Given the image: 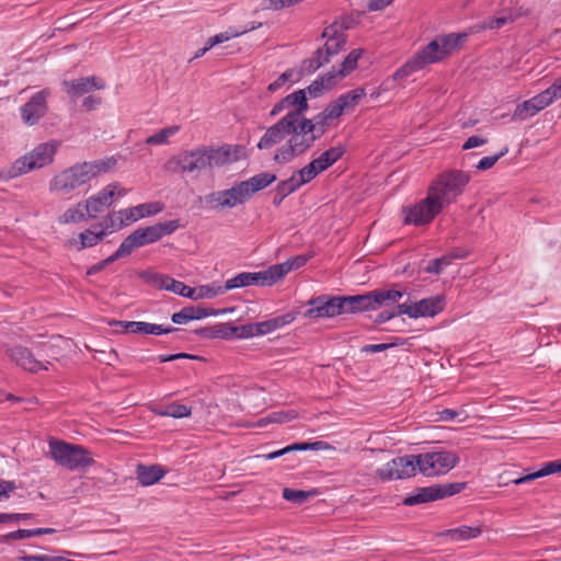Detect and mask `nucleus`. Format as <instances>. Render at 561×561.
<instances>
[{"mask_svg": "<svg viewBox=\"0 0 561 561\" xmlns=\"http://www.w3.org/2000/svg\"><path fill=\"white\" fill-rule=\"evenodd\" d=\"M302 119L309 127V131H312L317 139L324 135L327 128L332 123V119L323 111L311 119L306 117H302Z\"/></svg>", "mask_w": 561, "mask_h": 561, "instance_id": "obj_39", "label": "nucleus"}, {"mask_svg": "<svg viewBox=\"0 0 561 561\" xmlns=\"http://www.w3.org/2000/svg\"><path fill=\"white\" fill-rule=\"evenodd\" d=\"M250 285H260V286H272L274 285L273 278L270 274L268 267L261 272H243L234 277L228 279L225 284V290H231L234 288L247 287Z\"/></svg>", "mask_w": 561, "mask_h": 561, "instance_id": "obj_21", "label": "nucleus"}, {"mask_svg": "<svg viewBox=\"0 0 561 561\" xmlns=\"http://www.w3.org/2000/svg\"><path fill=\"white\" fill-rule=\"evenodd\" d=\"M311 257V254H300L291 256L283 263L271 265L268 270L273 283L280 282L289 272L302 267Z\"/></svg>", "mask_w": 561, "mask_h": 561, "instance_id": "obj_28", "label": "nucleus"}, {"mask_svg": "<svg viewBox=\"0 0 561 561\" xmlns=\"http://www.w3.org/2000/svg\"><path fill=\"white\" fill-rule=\"evenodd\" d=\"M442 60H444V58L439 48V42L438 39H434L416 51L411 59L397 69L392 78L396 81L404 80L426 66Z\"/></svg>", "mask_w": 561, "mask_h": 561, "instance_id": "obj_10", "label": "nucleus"}, {"mask_svg": "<svg viewBox=\"0 0 561 561\" xmlns=\"http://www.w3.org/2000/svg\"><path fill=\"white\" fill-rule=\"evenodd\" d=\"M236 159L230 145H202L171 157L165 162L164 168L172 173L199 174L207 170L230 164Z\"/></svg>", "mask_w": 561, "mask_h": 561, "instance_id": "obj_1", "label": "nucleus"}, {"mask_svg": "<svg viewBox=\"0 0 561 561\" xmlns=\"http://www.w3.org/2000/svg\"><path fill=\"white\" fill-rule=\"evenodd\" d=\"M48 445L51 459L68 470L83 469L94 463L90 451L83 446L57 439H50Z\"/></svg>", "mask_w": 561, "mask_h": 561, "instance_id": "obj_9", "label": "nucleus"}, {"mask_svg": "<svg viewBox=\"0 0 561 561\" xmlns=\"http://www.w3.org/2000/svg\"><path fill=\"white\" fill-rule=\"evenodd\" d=\"M332 56L323 48H318L310 58L304 60L302 69L309 73L317 71L323 65L330 62Z\"/></svg>", "mask_w": 561, "mask_h": 561, "instance_id": "obj_38", "label": "nucleus"}, {"mask_svg": "<svg viewBox=\"0 0 561 561\" xmlns=\"http://www.w3.org/2000/svg\"><path fill=\"white\" fill-rule=\"evenodd\" d=\"M445 308V299L442 296H432L413 304H399L398 313H404L412 319L434 317Z\"/></svg>", "mask_w": 561, "mask_h": 561, "instance_id": "obj_14", "label": "nucleus"}, {"mask_svg": "<svg viewBox=\"0 0 561 561\" xmlns=\"http://www.w3.org/2000/svg\"><path fill=\"white\" fill-rule=\"evenodd\" d=\"M417 469V455L397 457L377 470L382 481H391L413 477Z\"/></svg>", "mask_w": 561, "mask_h": 561, "instance_id": "obj_13", "label": "nucleus"}, {"mask_svg": "<svg viewBox=\"0 0 561 561\" xmlns=\"http://www.w3.org/2000/svg\"><path fill=\"white\" fill-rule=\"evenodd\" d=\"M84 162L76 163L59 173L49 181L50 193L70 199L80 194V188L89 185L91 174Z\"/></svg>", "mask_w": 561, "mask_h": 561, "instance_id": "obj_4", "label": "nucleus"}, {"mask_svg": "<svg viewBox=\"0 0 561 561\" xmlns=\"http://www.w3.org/2000/svg\"><path fill=\"white\" fill-rule=\"evenodd\" d=\"M164 209V205L161 202H149L139 204L134 207L121 209L119 214V226H130L131 224L147 217H151L160 214Z\"/></svg>", "mask_w": 561, "mask_h": 561, "instance_id": "obj_20", "label": "nucleus"}, {"mask_svg": "<svg viewBox=\"0 0 561 561\" xmlns=\"http://www.w3.org/2000/svg\"><path fill=\"white\" fill-rule=\"evenodd\" d=\"M105 237L106 231L101 230L100 228L95 229L94 225L91 228L79 233L80 245L78 247V250L92 248L102 242Z\"/></svg>", "mask_w": 561, "mask_h": 561, "instance_id": "obj_37", "label": "nucleus"}, {"mask_svg": "<svg viewBox=\"0 0 561 561\" xmlns=\"http://www.w3.org/2000/svg\"><path fill=\"white\" fill-rule=\"evenodd\" d=\"M471 180V174L458 169H449L439 173L428 186L432 195L446 206L455 203L461 196Z\"/></svg>", "mask_w": 561, "mask_h": 561, "instance_id": "obj_3", "label": "nucleus"}, {"mask_svg": "<svg viewBox=\"0 0 561 561\" xmlns=\"http://www.w3.org/2000/svg\"><path fill=\"white\" fill-rule=\"evenodd\" d=\"M458 462V455L449 450H437L417 455V469L426 477L445 474L455 468Z\"/></svg>", "mask_w": 561, "mask_h": 561, "instance_id": "obj_11", "label": "nucleus"}, {"mask_svg": "<svg viewBox=\"0 0 561 561\" xmlns=\"http://www.w3.org/2000/svg\"><path fill=\"white\" fill-rule=\"evenodd\" d=\"M444 207L440 205L432 193L427 190L425 198L421 199L416 204L410 207H404V219L405 225L424 226L433 221V219L440 214Z\"/></svg>", "mask_w": 561, "mask_h": 561, "instance_id": "obj_12", "label": "nucleus"}, {"mask_svg": "<svg viewBox=\"0 0 561 561\" xmlns=\"http://www.w3.org/2000/svg\"><path fill=\"white\" fill-rule=\"evenodd\" d=\"M514 18L512 15L508 16H499L486 19L482 22L477 23L471 27L472 33H478L485 30H499L503 27L506 23L513 22Z\"/></svg>", "mask_w": 561, "mask_h": 561, "instance_id": "obj_42", "label": "nucleus"}, {"mask_svg": "<svg viewBox=\"0 0 561 561\" xmlns=\"http://www.w3.org/2000/svg\"><path fill=\"white\" fill-rule=\"evenodd\" d=\"M508 152V148L504 147L499 153L483 157L476 165L477 170L485 171L491 169L502 157Z\"/></svg>", "mask_w": 561, "mask_h": 561, "instance_id": "obj_56", "label": "nucleus"}, {"mask_svg": "<svg viewBox=\"0 0 561 561\" xmlns=\"http://www.w3.org/2000/svg\"><path fill=\"white\" fill-rule=\"evenodd\" d=\"M194 290V295L192 297L193 300H198V299H211L218 295H221L224 294L226 290H225V287H220V286H214V285H202V286H198V287H195L193 288Z\"/></svg>", "mask_w": 561, "mask_h": 561, "instance_id": "obj_48", "label": "nucleus"}, {"mask_svg": "<svg viewBox=\"0 0 561 561\" xmlns=\"http://www.w3.org/2000/svg\"><path fill=\"white\" fill-rule=\"evenodd\" d=\"M344 153V147H331L313 160L316 161L320 170L323 172L328 170L330 167H332L337 160H340Z\"/></svg>", "mask_w": 561, "mask_h": 561, "instance_id": "obj_36", "label": "nucleus"}, {"mask_svg": "<svg viewBox=\"0 0 561 561\" xmlns=\"http://www.w3.org/2000/svg\"><path fill=\"white\" fill-rule=\"evenodd\" d=\"M275 181V174L262 172L245 181L236 182L230 188L207 194L205 202L214 209L234 208L249 202L255 193Z\"/></svg>", "mask_w": 561, "mask_h": 561, "instance_id": "obj_2", "label": "nucleus"}, {"mask_svg": "<svg viewBox=\"0 0 561 561\" xmlns=\"http://www.w3.org/2000/svg\"><path fill=\"white\" fill-rule=\"evenodd\" d=\"M480 534V528L470 526H460L448 530V536L455 541L477 538Z\"/></svg>", "mask_w": 561, "mask_h": 561, "instance_id": "obj_47", "label": "nucleus"}, {"mask_svg": "<svg viewBox=\"0 0 561 561\" xmlns=\"http://www.w3.org/2000/svg\"><path fill=\"white\" fill-rule=\"evenodd\" d=\"M467 37V33H450L437 37L436 39L439 42V48L443 54V58L445 59L447 56L459 49L463 45Z\"/></svg>", "mask_w": 561, "mask_h": 561, "instance_id": "obj_33", "label": "nucleus"}, {"mask_svg": "<svg viewBox=\"0 0 561 561\" xmlns=\"http://www.w3.org/2000/svg\"><path fill=\"white\" fill-rule=\"evenodd\" d=\"M232 332H234V337L238 339H249L256 335V329L255 323H248L239 327H234V329H231Z\"/></svg>", "mask_w": 561, "mask_h": 561, "instance_id": "obj_60", "label": "nucleus"}, {"mask_svg": "<svg viewBox=\"0 0 561 561\" xmlns=\"http://www.w3.org/2000/svg\"><path fill=\"white\" fill-rule=\"evenodd\" d=\"M124 226H119V214L118 211L108 213L102 222L95 224V229L100 228L101 230L106 231V236L112 233L115 230L122 229Z\"/></svg>", "mask_w": 561, "mask_h": 561, "instance_id": "obj_49", "label": "nucleus"}, {"mask_svg": "<svg viewBox=\"0 0 561 561\" xmlns=\"http://www.w3.org/2000/svg\"><path fill=\"white\" fill-rule=\"evenodd\" d=\"M136 473L139 483L141 485L148 486L160 481L164 477L165 470H163V468L159 465H138Z\"/></svg>", "mask_w": 561, "mask_h": 561, "instance_id": "obj_32", "label": "nucleus"}, {"mask_svg": "<svg viewBox=\"0 0 561 561\" xmlns=\"http://www.w3.org/2000/svg\"><path fill=\"white\" fill-rule=\"evenodd\" d=\"M295 312H287L282 316H276L265 321L255 322L256 335H265L272 333L287 324H290L296 319Z\"/></svg>", "mask_w": 561, "mask_h": 561, "instance_id": "obj_29", "label": "nucleus"}, {"mask_svg": "<svg viewBox=\"0 0 561 561\" xmlns=\"http://www.w3.org/2000/svg\"><path fill=\"white\" fill-rule=\"evenodd\" d=\"M550 101L548 99V93L541 91L529 100H526L518 104L515 107L513 113V119L515 121H525L529 117H533L540 111L545 110L550 105Z\"/></svg>", "mask_w": 561, "mask_h": 561, "instance_id": "obj_24", "label": "nucleus"}, {"mask_svg": "<svg viewBox=\"0 0 561 561\" xmlns=\"http://www.w3.org/2000/svg\"><path fill=\"white\" fill-rule=\"evenodd\" d=\"M323 112L325 113L327 116H329V118L334 121L339 118L345 112V110L342 106L340 100L336 99L335 101L328 104Z\"/></svg>", "mask_w": 561, "mask_h": 561, "instance_id": "obj_61", "label": "nucleus"}, {"mask_svg": "<svg viewBox=\"0 0 561 561\" xmlns=\"http://www.w3.org/2000/svg\"><path fill=\"white\" fill-rule=\"evenodd\" d=\"M179 227V220H168L147 227H139L122 241L119 249L127 256L138 248L152 244L165 236L172 234Z\"/></svg>", "mask_w": 561, "mask_h": 561, "instance_id": "obj_7", "label": "nucleus"}, {"mask_svg": "<svg viewBox=\"0 0 561 561\" xmlns=\"http://www.w3.org/2000/svg\"><path fill=\"white\" fill-rule=\"evenodd\" d=\"M291 116H284L274 125L268 127L261 137L257 148L270 149L287 137L288 128L293 127Z\"/></svg>", "mask_w": 561, "mask_h": 561, "instance_id": "obj_23", "label": "nucleus"}, {"mask_svg": "<svg viewBox=\"0 0 561 561\" xmlns=\"http://www.w3.org/2000/svg\"><path fill=\"white\" fill-rule=\"evenodd\" d=\"M364 50L363 49H353L342 61L341 68L335 70V78L337 80L343 79L350 72L356 69L358 59L362 57Z\"/></svg>", "mask_w": 561, "mask_h": 561, "instance_id": "obj_40", "label": "nucleus"}, {"mask_svg": "<svg viewBox=\"0 0 561 561\" xmlns=\"http://www.w3.org/2000/svg\"><path fill=\"white\" fill-rule=\"evenodd\" d=\"M339 80L335 78V69L324 73L320 78L316 79L310 85L307 87L306 91L311 98L320 96L323 91L332 89Z\"/></svg>", "mask_w": 561, "mask_h": 561, "instance_id": "obj_34", "label": "nucleus"}, {"mask_svg": "<svg viewBox=\"0 0 561 561\" xmlns=\"http://www.w3.org/2000/svg\"><path fill=\"white\" fill-rule=\"evenodd\" d=\"M62 85L67 92V94L77 99L82 96L85 93H89L93 90H102L105 88V83L102 79L96 78L95 76L84 77L77 80H65Z\"/></svg>", "mask_w": 561, "mask_h": 561, "instance_id": "obj_26", "label": "nucleus"}, {"mask_svg": "<svg viewBox=\"0 0 561 561\" xmlns=\"http://www.w3.org/2000/svg\"><path fill=\"white\" fill-rule=\"evenodd\" d=\"M288 139L280 146L275 156L274 161L277 163H287L294 158L305 153L311 148L317 140L312 131L302 118L294 119L293 127L288 128Z\"/></svg>", "mask_w": 561, "mask_h": 561, "instance_id": "obj_5", "label": "nucleus"}, {"mask_svg": "<svg viewBox=\"0 0 561 561\" xmlns=\"http://www.w3.org/2000/svg\"><path fill=\"white\" fill-rule=\"evenodd\" d=\"M118 182L110 183L105 187H103L98 194L83 201L88 218L94 219L98 216V214L103 213L105 209L112 206L113 198L116 194V190L118 188Z\"/></svg>", "mask_w": 561, "mask_h": 561, "instance_id": "obj_19", "label": "nucleus"}, {"mask_svg": "<svg viewBox=\"0 0 561 561\" xmlns=\"http://www.w3.org/2000/svg\"><path fill=\"white\" fill-rule=\"evenodd\" d=\"M321 37L325 39L323 48L333 57L337 55L346 44V34L341 24L334 22L327 26Z\"/></svg>", "mask_w": 561, "mask_h": 561, "instance_id": "obj_27", "label": "nucleus"}, {"mask_svg": "<svg viewBox=\"0 0 561 561\" xmlns=\"http://www.w3.org/2000/svg\"><path fill=\"white\" fill-rule=\"evenodd\" d=\"M49 94L50 92L47 89L36 92L21 107V116L25 124L30 126L35 125L47 113V99Z\"/></svg>", "mask_w": 561, "mask_h": 561, "instance_id": "obj_18", "label": "nucleus"}, {"mask_svg": "<svg viewBox=\"0 0 561 561\" xmlns=\"http://www.w3.org/2000/svg\"><path fill=\"white\" fill-rule=\"evenodd\" d=\"M114 325L119 327L125 332L135 334L162 335L179 330L172 325L164 327L163 324H156L144 321H115Z\"/></svg>", "mask_w": 561, "mask_h": 561, "instance_id": "obj_25", "label": "nucleus"}, {"mask_svg": "<svg viewBox=\"0 0 561 561\" xmlns=\"http://www.w3.org/2000/svg\"><path fill=\"white\" fill-rule=\"evenodd\" d=\"M231 329H234V325L230 324H219L215 328H203L201 330H197L196 333L198 335L205 336V337H222V339H231L234 337V332L231 331Z\"/></svg>", "mask_w": 561, "mask_h": 561, "instance_id": "obj_43", "label": "nucleus"}, {"mask_svg": "<svg viewBox=\"0 0 561 561\" xmlns=\"http://www.w3.org/2000/svg\"><path fill=\"white\" fill-rule=\"evenodd\" d=\"M548 93V99L552 104L554 101L561 99V77L557 78L551 85H549L546 90Z\"/></svg>", "mask_w": 561, "mask_h": 561, "instance_id": "obj_62", "label": "nucleus"}, {"mask_svg": "<svg viewBox=\"0 0 561 561\" xmlns=\"http://www.w3.org/2000/svg\"><path fill=\"white\" fill-rule=\"evenodd\" d=\"M322 171L318 167L314 160L309 162L307 165H305L302 169L298 170L297 173L301 179V182L305 184L311 182L318 174H320Z\"/></svg>", "mask_w": 561, "mask_h": 561, "instance_id": "obj_55", "label": "nucleus"}, {"mask_svg": "<svg viewBox=\"0 0 561 561\" xmlns=\"http://www.w3.org/2000/svg\"><path fill=\"white\" fill-rule=\"evenodd\" d=\"M316 492H306L302 490H295L285 488L283 490V497L288 501L296 504H302L310 495L314 494Z\"/></svg>", "mask_w": 561, "mask_h": 561, "instance_id": "obj_52", "label": "nucleus"}, {"mask_svg": "<svg viewBox=\"0 0 561 561\" xmlns=\"http://www.w3.org/2000/svg\"><path fill=\"white\" fill-rule=\"evenodd\" d=\"M122 250L118 248L113 254H111L107 259L98 262L90 266L87 271V275H95L100 273L103 268H105L108 264L115 262L116 260L124 257Z\"/></svg>", "mask_w": 561, "mask_h": 561, "instance_id": "obj_53", "label": "nucleus"}, {"mask_svg": "<svg viewBox=\"0 0 561 561\" xmlns=\"http://www.w3.org/2000/svg\"><path fill=\"white\" fill-rule=\"evenodd\" d=\"M366 96V91L364 88H357L352 91H348L342 95H340L337 99L340 100L342 106L344 107L345 112L353 111L359 101Z\"/></svg>", "mask_w": 561, "mask_h": 561, "instance_id": "obj_41", "label": "nucleus"}, {"mask_svg": "<svg viewBox=\"0 0 561 561\" xmlns=\"http://www.w3.org/2000/svg\"><path fill=\"white\" fill-rule=\"evenodd\" d=\"M285 116H291V122L294 119H299L304 117L305 112L308 111V102L306 96V90H297L285 98H283L279 102H277L272 111L271 116H276L284 110L291 108Z\"/></svg>", "mask_w": 561, "mask_h": 561, "instance_id": "obj_16", "label": "nucleus"}, {"mask_svg": "<svg viewBox=\"0 0 561 561\" xmlns=\"http://www.w3.org/2000/svg\"><path fill=\"white\" fill-rule=\"evenodd\" d=\"M192 413V409L185 404L181 403H171L168 404L163 411L160 412L161 415L171 416L174 419L187 417Z\"/></svg>", "mask_w": 561, "mask_h": 561, "instance_id": "obj_50", "label": "nucleus"}, {"mask_svg": "<svg viewBox=\"0 0 561 561\" xmlns=\"http://www.w3.org/2000/svg\"><path fill=\"white\" fill-rule=\"evenodd\" d=\"M217 312L213 309H205L201 307H185L179 312L172 314L171 320L176 324H185L191 320H199L209 316H215Z\"/></svg>", "mask_w": 561, "mask_h": 561, "instance_id": "obj_30", "label": "nucleus"}, {"mask_svg": "<svg viewBox=\"0 0 561 561\" xmlns=\"http://www.w3.org/2000/svg\"><path fill=\"white\" fill-rule=\"evenodd\" d=\"M140 277L148 284L172 291L179 296L192 299L194 295L193 287L185 285L183 282L176 280L168 275L156 272H142Z\"/></svg>", "mask_w": 561, "mask_h": 561, "instance_id": "obj_17", "label": "nucleus"}, {"mask_svg": "<svg viewBox=\"0 0 561 561\" xmlns=\"http://www.w3.org/2000/svg\"><path fill=\"white\" fill-rule=\"evenodd\" d=\"M309 308L304 312L307 319L333 318L342 314L339 296L321 295L308 300Z\"/></svg>", "mask_w": 561, "mask_h": 561, "instance_id": "obj_15", "label": "nucleus"}, {"mask_svg": "<svg viewBox=\"0 0 561 561\" xmlns=\"http://www.w3.org/2000/svg\"><path fill=\"white\" fill-rule=\"evenodd\" d=\"M466 483L465 482H455V483H447V484H436V490L438 491V500L451 496L455 494L460 493L462 490H465Z\"/></svg>", "mask_w": 561, "mask_h": 561, "instance_id": "obj_51", "label": "nucleus"}, {"mask_svg": "<svg viewBox=\"0 0 561 561\" xmlns=\"http://www.w3.org/2000/svg\"><path fill=\"white\" fill-rule=\"evenodd\" d=\"M294 415L287 412H273L262 419L259 420L257 424L260 426H265L270 423H284L291 420Z\"/></svg>", "mask_w": 561, "mask_h": 561, "instance_id": "obj_58", "label": "nucleus"}, {"mask_svg": "<svg viewBox=\"0 0 561 561\" xmlns=\"http://www.w3.org/2000/svg\"><path fill=\"white\" fill-rule=\"evenodd\" d=\"M328 447V444L322 440H317L313 443H294L291 445L286 446V450L290 451H304V450H321Z\"/></svg>", "mask_w": 561, "mask_h": 561, "instance_id": "obj_54", "label": "nucleus"}, {"mask_svg": "<svg viewBox=\"0 0 561 561\" xmlns=\"http://www.w3.org/2000/svg\"><path fill=\"white\" fill-rule=\"evenodd\" d=\"M180 130L179 125H172L160 129L158 133L149 136L146 139L148 145H165L169 142V138L174 136Z\"/></svg>", "mask_w": 561, "mask_h": 561, "instance_id": "obj_46", "label": "nucleus"}, {"mask_svg": "<svg viewBox=\"0 0 561 561\" xmlns=\"http://www.w3.org/2000/svg\"><path fill=\"white\" fill-rule=\"evenodd\" d=\"M465 254L461 253H453L450 255H445L442 257H437L432 260L428 265L425 267V272L430 274H439L444 271L446 266H448L454 259H462Z\"/></svg>", "mask_w": 561, "mask_h": 561, "instance_id": "obj_45", "label": "nucleus"}, {"mask_svg": "<svg viewBox=\"0 0 561 561\" xmlns=\"http://www.w3.org/2000/svg\"><path fill=\"white\" fill-rule=\"evenodd\" d=\"M88 172L91 174V180L95 179L99 174L105 173L115 167L116 160L114 158H107L103 160H96L92 162L84 161Z\"/></svg>", "mask_w": 561, "mask_h": 561, "instance_id": "obj_44", "label": "nucleus"}, {"mask_svg": "<svg viewBox=\"0 0 561 561\" xmlns=\"http://www.w3.org/2000/svg\"><path fill=\"white\" fill-rule=\"evenodd\" d=\"M8 356L15 362L20 367L31 373H38L47 370L49 362L43 363L37 360L33 353L22 345H18L7 350Z\"/></svg>", "mask_w": 561, "mask_h": 561, "instance_id": "obj_22", "label": "nucleus"}, {"mask_svg": "<svg viewBox=\"0 0 561 561\" xmlns=\"http://www.w3.org/2000/svg\"><path fill=\"white\" fill-rule=\"evenodd\" d=\"M245 33L247 31H238L237 28L229 27L227 31L211 36L210 39L213 41V44H215L216 46L231 38L239 37Z\"/></svg>", "mask_w": 561, "mask_h": 561, "instance_id": "obj_59", "label": "nucleus"}, {"mask_svg": "<svg viewBox=\"0 0 561 561\" xmlns=\"http://www.w3.org/2000/svg\"><path fill=\"white\" fill-rule=\"evenodd\" d=\"M438 491L436 485L417 488L415 491L404 497L402 503L405 506H414L423 503H428L438 500Z\"/></svg>", "mask_w": 561, "mask_h": 561, "instance_id": "obj_31", "label": "nucleus"}, {"mask_svg": "<svg viewBox=\"0 0 561 561\" xmlns=\"http://www.w3.org/2000/svg\"><path fill=\"white\" fill-rule=\"evenodd\" d=\"M403 291L397 289L373 290L363 295L339 296L342 313H356L377 310L389 302H397L403 297Z\"/></svg>", "mask_w": 561, "mask_h": 561, "instance_id": "obj_6", "label": "nucleus"}, {"mask_svg": "<svg viewBox=\"0 0 561 561\" xmlns=\"http://www.w3.org/2000/svg\"><path fill=\"white\" fill-rule=\"evenodd\" d=\"M31 537H35L34 529H19L4 535L3 540H21Z\"/></svg>", "mask_w": 561, "mask_h": 561, "instance_id": "obj_64", "label": "nucleus"}, {"mask_svg": "<svg viewBox=\"0 0 561 561\" xmlns=\"http://www.w3.org/2000/svg\"><path fill=\"white\" fill-rule=\"evenodd\" d=\"M88 219L89 218L84 209V203L82 201L66 209L64 214L58 217V222L61 225H68L77 224Z\"/></svg>", "mask_w": 561, "mask_h": 561, "instance_id": "obj_35", "label": "nucleus"}, {"mask_svg": "<svg viewBox=\"0 0 561 561\" xmlns=\"http://www.w3.org/2000/svg\"><path fill=\"white\" fill-rule=\"evenodd\" d=\"M405 344V341L400 337H394L392 342L390 343H381V344H368L363 347L364 352L367 353H378L383 352L386 350H389L394 346H402Z\"/></svg>", "mask_w": 561, "mask_h": 561, "instance_id": "obj_57", "label": "nucleus"}, {"mask_svg": "<svg viewBox=\"0 0 561 561\" xmlns=\"http://www.w3.org/2000/svg\"><path fill=\"white\" fill-rule=\"evenodd\" d=\"M540 478L550 476L557 472H561V459L552 460L545 463L541 469L538 470Z\"/></svg>", "mask_w": 561, "mask_h": 561, "instance_id": "obj_63", "label": "nucleus"}, {"mask_svg": "<svg viewBox=\"0 0 561 561\" xmlns=\"http://www.w3.org/2000/svg\"><path fill=\"white\" fill-rule=\"evenodd\" d=\"M57 149V141L39 144L30 153L16 159L10 168L3 171V174L7 179H14L33 170L44 168L54 161Z\"/></svg>", "mask_w": 561, "mask_h": 561, "instance_id": "obj_8", "label": "nucleus"}]
</instances>
